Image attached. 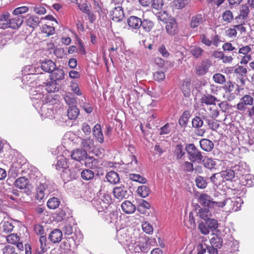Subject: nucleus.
Here are the masks:
<instances>
[{"label":"nucleus","instance_id":"1","mask_svg":"<svg viewBox=\"0 0 254 254\" xmlns=\"http://www.w3.org/2000/svg\"><path fill=\"white\" fill-rule=\"evenodd\" d=\"M231 200L230 199L224 198L222 201L213 199L211 196L205 193L200 194L198 197V202L202 206L210 209L223 208L226 204L227 201Z\"/></svg>","mask_w":254,"mask_h":254},{"label":"nucleus","instance_id":"2","mask_svg":"<svg viewBox=\"0 0 254 254\" xmlns=\"http://www.w3.org/2000/svg\"><path fill=\"white\" fill-rule=\"evenodd\" d=\"M127 244L129 250L134 253H147L150 250V246L147 243V240L144 237H139L134 243Z\"/></svg>","mask_w":254,"mask_h":254},{"label":"nucleus","instance_id":"3","mask_svg":"<svg viewBox=\"0 0 254 254\" xmlns=\"http://www.w3.org/2000/svg\"><path fill=\"white\" fill-rule=\"evenodd\" d=\"M189 160L192 162L201 163L203 156L202 152L199 150L193 143L186 144L185 146Z\"/></svg>","mask_w":254,"mask_h":254},{"label":"nucleus","instance_id":"4","mask_svg":"<svg viewBox=\"0 0 254 254\" xmlns=\"http://www.w3.org/2000/svg\"><path fill=\"white\" fill-rule=\"evenodd\" d=\"M93 206L99 212H103L107 209L110 205L111 199L109 195H104L99 197L94 198L91 200Z\"/></svg>","mask_w":254,"mask_h":254},{"label":"nucleus","instance_id":"5","mask_svg":"<svg viewBox=\"0 0 254 254\" xmlns=\"http://www.w3.org/2000/svg\"><path fill=\"white\" fill-rule=\"evenodd\" d=\"M52 191V189L49 182L45 181L43 183H40L36 189L35 197L37 200H42L46 195L49 194Z\"/></svg>","mask_w":254,"mask_h":254},{"label":"nucleus","instance_id":"6","mask_svg":"<svg viewBox=\"0 0 254 254\" xmlns=\"http://www.w3.org/2000/svg\"><path fill=\"white\" fill-rule=\"evenodd\" d=\"M79 171V170L77 168L68 167L63 170L61 177L65 183L73 179H76Z\"/></svg>","mask_w":254,"mask_h":254},{"label":"nucleus","instance_id":"7","mask_svg":"<svg viewBox=\"0 0 254 254\" xmlns=\"http://www.w3.org/2000/svg\"><path fill=\"white\" fill-rule=\"evenodd\" d=\"M114 196L119 199H126L129 195V191L127 187H125L123 185L116 187L113 189V191Z\"/></svg>","mask_w":254,"mask_h":254},{"label":"nucleus","instance_id":"8","mask_svg":"<svg viewBox=\"0 0 254 254\" xmlns=\"http://www.w3.org/2000/svg\"><path fill=\"white\" fill-rule=\"evenodd\" d=\"M254 98L249 95H245L240 99V101L237 105V109L240 111L246 110V106L252 105L254 103Z\"/></svg>","mask_w":254,"mask_h":254},{"label":"nucleus","instance_id":"9","mask_svg":"<svg viewBox=\"0 0 254 254\" xmlns=\"http://www.w3.org/2000/svg\"><path fill=\"white\" fill-rule=\"evenodd\" d=\"M238 168V171H239L240 167ZM236 174L240 176L241 183L243 185L246 186L248 187H251L253 186V180L254 178V176L253 175L251 174L244 175L239 172H236Z\"/></svg>","mask_w":254,"mask_h":254},{"label":"nucleus","instance_id":"10","mask_svg":"<svg viewBox=\"0 0 254 254\" xmlns=\"http://www.w3.org/2000/svg\"><path fill=\"white\" fill-rule=\"evenodd\" d=\"M210 65V62L208 61H202L199 64L195 66V73L199 76L204 75L208 71Z\"/></svg>","mask_w":254,"mask_h":254},{"label":"nucleus","instance_id":"11","mask_svg":"<svg viewBox=\"0 0 254 254\" xmlns=\"http://www.w3.org/2000/svg\"><path fill=\"white\" fill-rule=\"evenodd\" d=\"M41 19L34 15H28L25 20L26 25L32 28L35 29L41 22Z\"/></svg>","mask_w":254,"mask_h":254},{"label":"nucleus","instance_id":"12","mask_svg":"<svg viewBox=\"0 0 254 254\" xmlns=\"http://www.w3.org/2000/svg\"><path fill=\"white\" fill-rule=\"evenodd\" d=\"M50 78L54 81H60L64 78V72L63 68L56 66L55 69L51 73Z\"/></svg>","mask_w":254,"mask_h":254},{"label":"nucleus","instance_id":"13","mask_svg":"<svg viewBox=\"0 0 254 254\" xmlns=\"http://www.w3.org/2000/svg\"><path fill=\"white\" fill-rule=\"evenodd\" d=\"M92 132L96 140L100 143H103L104 141V138L101 125L99 124H96L93 128Z\"/></svg>","mask_w":254,"mask_h":254},{"label":"nucleus","instance_id":"14","mask_svg":"<svg viewBox=\"0 0 254 254\" xmlns=\"http://www.w3.org/2000/svg\"><path fill=\"white\" fill-rule=\"evenodd\" d=\"M81 146L84 150L92 151L95 148L94 141L91 137L81 138Z\"/></svg>","mask_w":254,"mask_h":254},{"label":"nucleus","instance_id":"15","mask_svg":"<svg viewBox=\"0 0 254 254\" xmlns=\"http://www.w3.org/2000/svg\"><path fill=\"white\" fill-rule=\"evenodd\" d=\"M205 21L204 17L200 13L192 15L190 18V26L192 28L198 27Z\"/></svg>","mask_w":254,"mask_h":254},{"label":"nucleus","instance_id":"16","mask_svg":"<svg viewBox=\"0 0 254 254\" xmlns=\"http://www.w3.org/2000/svg\"><path fill=\"white\" fill-rule=\"evenodd\" d=\"M142 19L136 16H130L127 18V24L129 27L138 29L141 27Z\"/></svg>","mask_w":254,"mask_h":254},{"label":"nucleus","instance_id":"17","mask_svg":"<svg viewBox=\"0 0 254 254\" xmlns=\"http://www.w3.org/2000/svg\"><path fill=\"white\" fill-rule=\"evenodd\" d=\"M62 238V231L59 229H55L52 231L49 236V239L53 243H59Z\"/></svg>","mask_w":254,"mask_h":254},{"label":"nucleus","instance_id":"18","mask_svg":"<svg viewBox=\"0 0 254 254\" xmlns=\"http://www.w3.org/2000/svg\"><path fill=\"white\" fill-rule=\"evenodd\" d=\"M166 29L167 33L171 35H174L177 33L178 25L175 19H170L166 23Z\"/></svg>","mask_w":254,"mask_h":254},{"label":"nucleus","instance_id":"19","mask_svg":"<svg viewBox=\"0 0 254 254\" xmlns=\"http://www.w3.org/2000/svg\"><path fill=\"white\" fill-rule=\"evenodd\" d=\"M10 14L8 12H4L0 15V28L6 29L10 28Z\"/></svg>","mask_w":254,"mask_h":254},{"label":"nucleus","instance_id":"20","mask_svg":"<svg viewBox=\"0 0 254 254\" xmlns=\"http://www.w3.org/2000/svg\"><path fill=\"white\" fill-rule=\"evenodd\" d=\"M30 98L33 104H39L42 105L43 104L44 94L41 92H37L35 90H32L30 92Z\"/></svg>","mask_w":254,"mask_h":254},{"label":"nucleus","instance_id":"21","mask_svg":"<svg viewBox=\"0 0 254 254\" xmlns=\"http://www.w3.org/2000/svg\"><path fill=\"white\" fill-rule=\"evenodd\" d=\"M55 63L51 60L42 62L41 64V68L45 72L51 73L56 67Z\"/></svg>","mask_w":254,"mask_h":254},{"label":"nucleus","instance_id":"22","mask_svg":"<svg viewBox=\"0 0 254 254\" xmlns=\"http://www.w3.org/2000/svg\"><path fill=\"white\" fill-rule=\"evenodd\" d=\"M23 17H19L18 15H12L10 17V28L15 29L20 27L24 22Z\"/></svg>","mask_w":254,"mask_h":254},{"label":"nucleus","instance_id":"23","mask_svg":"<svg viewBox=\"0 0 254 254\" xmlns=\"http://www.w3.org/2000/svg\"><path fill=\"white\" fill-rule=\"evenodd\" d=\"M112 19L116 22L121 21L124 17V13L122 7H115L112 11Z\"/></svg>","mask_w":254,"mask_h":254},{"label":"nucleus","instance_id":"24","mask_svg":"<svg viewBox=\"0 0 254 254\" xmlns=\"http://www.w3.org/2000/svg\"><path fill=\"white\" fill-rule=\"evenodd\" d=\"M87 155V153L85 150L82 149H77L72 152L71 157L73 160L80 161L81 160H83L85 158H86Z\"/></svg>","mask_w":254,"mask_h":254},{"label":"nucleus","instance_id":"25","mask_svg":"<svg viewBox=\"0 0 254 254\" xmlns=\"http://www.w3.org/2000/svg\"><path fill=\"white\" fill-rule=\"evenodd\" d=\"M117 236L118 238L119 242L121 244H124L127 246V244H129L128 241L130 238L127 235L126 230L122 229L117 231Z\"/></svg>","mask_w":254,"mask_h":254},{"label":"nucleus","instance_id":"26","mask_svg":"<svg viewBox=\"0 0 254 254\" xmlns=\"http://www.w3.org/2000/svg\"><path fill=\"white\" fill-rule=\"evenodd\" d=\"M121 207L123 211L127 214H132L135 211V206L128 200L124 201Z\"/></svg>","mask_w":254,"mask_h":254},{"label":"nucleus","instance_id":"27","mask_svg":"<svg viewBox=\"0 0 254 254\" xmlns=\"http://www.w3.org/2000/svg\"><path fill=\"white\" fill-rule=\"evenodd\" d=\"M200 101L201 104L212 105H215L216 102H218V100L215 96L211 94H204L202 96Z\"/></svg>","mask_w":254,"mask_h":254},{"label":"nucleus","instance_id":"28","mask_svg":"<svg viewBox=\"0 0 254 254\" xmlns=\"http://www.w3.org/2000/svg\"><path fill=\"white\" fill-rule=\"evenodd\" d=\"M234 87V84L231 80L227 81L223 86V89L225 90L226 93L227 94H230L229 97H228V100L229 101H231L235 98V96L234 94H231V93L233 91Z\"/></svg>","mask_w":254,"mask_h":254},{"label":"nucleus","instance_id":"29","mask_svg":"<svg viewBox=\"0 0 254 254\" xmlns=\"http://www.w3.org/2000/svg\"><path fill=\"white\" fill-rule=\"evenodd\" d=\"M79 115V110L76 106H71L68 107L67 115L69 119L75 120Z\"/></svg>","mask_w":254,"mask_h":254},{"label":"nucleus","instance_id":"30","mask_svg":"<svg viewBox=\"0 0 254 254\" xmlns=\"http://www.w3.org/2000/svg\"><path fill=\"white\" fill-rule=\"evenodd\" d=\"M103 214V218L108 223L114 222L117 219V214L116 212H112L109 208L105 210Z\"/></svg>","mask_w":254,"mask_h":254},{"label":"nucleus","instance_id":"31","mask_svg":"<svg viewBox=\"0 0 254 254\" xmlns=\"http://www.w3.org/2000/svg\"><path fill=\"white\" fill-rule=\"evenodd\" d=\"M199 144L201 149L207 152L211 151L214 147L213 142L208 139H201L199 141Z\"/></svg>","mask_w":254,"mask_h":254},{"label":"nucleus","instance_id":"32","mask_svg":"<svg viewBox=\"0 0 254 254\" xmlns=\"http://www.w3.org/2000/svg\"><path fill=\"white\" fill-rule=\"evenodd\" d=\"M29 185V181L25 177H20L15 181V186L21 190L28 188Z\"/></svg>","mask_w":254,"mask_h":254},{"label":"nucleus","instance_id":"33","mask_svg":"<svg viewBox=\"0 0 254 254\" xmlns=\"http://www.w3.org/2000/svg\"><path fill=\"white\" fill-rule=\"evenodd\" d=\"M190 116L191 115L190 111L187 110L184 111L179 120V125L182 127L186 128Z\"/></svg>","mask_w":254,"mask_h":254},{"label":"nucleus","instance_id":"34","mask_svg":"<svg viewBox=\"0 0 254 254\" xmlns=\"http://www.w3.org/2000/svg\"><path fill=\"white\" fill-rule=\"evenodd\" d=\"M210 116H202V119L207 124L209 128L213 130H217L219 125L216 122L214 121Z\"/></svg>","mask_w":254,"mask_h":254},{"label":"nucleus","instance_id":"35","mask_svg":"<svg viewBox=\"0 0 254 254\" xmlns=\"http://www.w3.org/2000/svg\"><path fill=\"white\" fill-rule=\"evenodd\" d=\"M106 178L108 182L114 185L119 183L120 180L118 174L115 171L108 172L106 176Z\"/></svg>","mask_w":254,"mask_h":254},{"label":"nucleus","instance_id":"36","mask_svg":"<svg viewBox=\"0 0 254 254\" xmlns=\"http://www.w3.org/2000/svg\"><path fill=\"white\" fill-rule=\"evenodd\" d=\"M64 99L66 104L69 107L71 106H76L77 102L76 98L70 92H66L64 95Z\"/></svg>","mask_w":254,"mask_h":254},{"label":"nucleus","instance_id":"37","mask_svg":"<svg viewBox=\"0 0 254 254\" xmlns=\"http://www.w3.org/2000/svg\"><path fill=\"white\" fill-rule=\"evenodd\" d=\"M186 154L183 145L181 144H178L176 146L174 150V156L177 160L181 159Z\"/></svg>","mask_w":254,"mask_h":254},{"label":"nucleus","instance_id":"38","mask_svg":"<svg viewBox=\"0 0 254 254\" xmlns=\"http://www.w3.org/2000/svg\"><path fill=\"white\" fill-rule=\"evenodd\" d=\"M141 26L143 30L146 32H149L153 29L154 24V22L149 19H144L141 21Z\"/></svg>","mask_w":254,"mask_h":254},{"label":"nucleus","instance_id":"39","mask_svg":"<svg viewBox=\"0 0 254 254\" xmlns=\"http://www.w3.org/2000/svg\"><path fill=\"white\" fill-rule=\"evenodd\" d=\"M196 187L200 189H204L207 186L206 180L201 176H197L195 179Z\"/></svg>","mask_w":254,"mask_h":254},{"label":"nucleus","instance_id":"40","mask_svg":"<svg viewBox=\"0 0 254 254\" xmlns=\"http://www.w3.org/2000/svg\"><path fill=\"white\" fill-rule=\"evenodd\" d=\"M203 161H202L201 163L203 164L204 167L206 168H207L209 170H212L214 169L216 166V162L215 161L212 160L210 158H206L205 156H203Z\"/></svg>","mask_w":254,"mask_h":254},{"label":"nucleus","instance_id":"41","mask_svg":"<svg viewBox=\"0 0 254 254\" xmlns=\"http://www.w3.org/2000/svg\"><path fill=\"white\" fill-rule=\"evenodd\" d=\"M29 10V7L27 6H21L15 8L12 12V15H18L19 17H23L22 14L26 13Z\"/></svg>","mask_w":254,"mask_h":254},{"label":"nucleus","instance_id":"42","mask_svg":"<svg viewBox=\"0 0 254 254\" xmlns=\"http://www.w3.org/2000/svg\"><path fill=\"white\" fill-rule=\"evenodd\" d=\"M85 164L86 167L91 169H95L98 167L99 161L93 157H88L86 158Z\"/></svg>","mask_w":254,"mask_h":254},{"label":"nucleus","instance_id":"43","mask_svg":"<svg viewBox=\"0 0 254 254\" xmlns=\"http://www.w3.org/2000/svg\"><path fill=\"white\" fill-rule=\"evenodd\" d=\"M80 174L82 179L85 181L92 180L94 177V173L88 169L83 170Z\"/></svg>","mask_w":254,"mask_h":254},{"label":"nucleus","instance_id":"44","mask_svg":"<svg viewBox=\"0 0 254 254\" xmlns=\"http://www.w3.org/2000/svg\"><path fill=\"white\" fill-rule=\"evenodd\" d=\"M68 167L66 158L63 156H59L57 158V162L56 165L57 170H60L62 168L64 169Z\"/></svg>","mask_w":254,"mask_h":254},{"label":"nucleus","instance_id":"45","mask_svg":"<svg viewBox=\"0 0 254 254\" xmlns=\"http://www.w3.org/2000/svg\"><path fill=\"white\" fill-rule=\"evenodd\" d=\"M249 6L247 4L242 5L240 9V14L237 18L239 17L243 19L246 18L250 12Z\"/></svg>","mask_w":254,"mask_h":254},{"label":"nucleus","instance_id":"46","mask_svg":"<svg viewBox=\"0 0 254 254\" xmlns=\"http://www.w3.org/2000/svg\"><path fill=\"white\" fill-rule=\"evenodd\" d=\"M60 200L57 197L50 198L47 202V206L52 209H56L60 204Z\"/></svg>","mask_w":254,"mask_h":254},{"label":"nucleus","instance_id":"47","mask_svg":"<svg viewBox=\"0 0 254 254\" xmlns=\"http://www.w3.org/2000/svg\"><path fill=\"white\" fill-rule=\"evenodd\" d=\"M210 243L212 246L220 249L222 246L223 240L221 237L215 236L211 238Z\"/></svg>","mask_w":254,"mask_h":254},{"label":"nucleus","instance_id":"48","mask_svg":"<svg viewBox=\"0 0 254 254\" xmlns=\"http://www.w3.org/2000/svg\"><path fill=\"white\" fill-rule=\"evenodd\" d=\"M56 82L52 80L51 82L47 83L46 87L48 92H56L59 91V85Z\"/></svg>","mask_w":254,"mask_h":254},{"label":"nucleus","instance_id":"49","mask_svg":"<svg viewBox=\"0 0 254 254\" xmlns=\"http://www.w3.org/2000/svg\"><path fill=\"white\" fill-rule=\"evenodd\" d=\"M150 189L146 186H141L137 189V192L139 195L142 197H147L150 193Z\"/></svg>","mask_w":254,"mask_h":254},{"label":"nucleus","instance_id":"50","mask_svg":"<svg viewBox=\"0 0 254 254\" xmlns=\"http://www.w3.org/2000/svg\"><path fill=\"white\" fill-rule=\"evenodd\" d=\"M203 121L204 120L202 119V117L195 116L192 120V126L195 128H200L203 126Z\"/></svg>","mask_w":254,"mask_h":254},{"label":"nucleus","instance_id":"51","mask_svg":"<svg viewBox=\"0 0 254 254\" xmlns=\"http://www.w3.org/2000/svg\"><path fill=\"white\" fill-rule=\"evenodd\" d=\"M128 177L131 180L141 184H145L147 181L145 178L138 174L131 173L129 174Z\"/></svg>","mask_w":254,"mask_h":254},{"label":"nucleus","instance_id":"52","mask_svg":"<svg viewBox=\"0 0 254 254\" xmlns=\"http://www.w3.org/2000/svg\"><path fill=\"white\" fill-rule=\"evenodd\" d=\"M190 82L188 81H185L183 82L182 86V89L184 95L188 97L190 96Z\"/></svg>","mask_w":254,"mask_h":254},{"label":"nucleus","instance_id":"53","mask_svg":"<svg viewBox=\"0 0 254 254\" xmlns=\"http://www.w3.org/2000/svg\"><path fill=\"white\" fill-rule=\"evenodd\" d=\"M41 115L45 117H52L53 111L51 109L47 107V104H43L41 108Z\"/></svg>","mask_w":254,"mask_h":254},{"label":"nucleus","instance_id":"54","mask_svg":"<svg viewBox=\"0 0 254 254\" xmlns=\"http://www.w3.org/2000/svg\"><path fill=\"white\" fill-rule=\"evenodd\" d=\"M209 209L206 207L199 210L198 214L201 219L206 220L211 216Z\"/></svg>","mask_w":254,"mask_h":254},{"label":"nucleus","instance_id":"55","mask_svg":"<svg viewBox=\"0 0 254 254\" xmlns=\"http://www.w3.org/2000/svg\"><path fill=\"white\" fill-rule=\"evenodd\" d=\"M206 224L208 226L211 230H216L218 226L217 220L214 218H210V217L205 220Z\"/></svg>","mask_w":254,"mask_h":254},{"label":"nucleus","instance_id":"56","mask_svg":"<svg viewBox=\"0 0 254 254\" xmlns=\"http://www.w3.org/2000/svg\"><path fill=\"white\" fill-rule=\"evenodd\" d=\"M42 31L47 34L46 37H49L51 35H53L55 34V30L53 26L44 24L42 26Z\"/></svg>","mask_w":254,"mask_h":254},{"label":"nucleus","instance_id":"57","mask_svg":"<svg viewBox=\"0 0 254 254\" xmlns=\"http://www.w3.org/2000/svg\"><path fill=\"white\" fill-rule=\"evenodd\" d=\"M131 161L127 163L128 168H130L131 171H136L139 168L137 167V161L134 155H131L130 156Z\"/></svg>","mask_w":254,"mask_h":254},{"label":"nucleus","instance_id":"58","mask_svg":"<svg viewBox=\"0 0 254 254\" xmlns=\"http://www.w3.org/2000/svg\"><path fill=\"white\" fill-rule=\"evenodd\" d=\"M213 79L215 83L222 84L226 82L225 76L221 73H217L213 75Z\"/></svg>","mask_w":254,"mask_h":254},{"label":"nucleus","instance_id":"59","mask_svg":"<svg viewBox=\"0 0 254 254\" xmlns=\"http://www.w3.org/2000/svg\"><path fill=\"white\" fill-rule=\"evenodd\" d=\"M142 229L143 231L148 234H151L153 232V228L151 224L148 222H143L142 223Z\"/></svg>","mask_w":254,"mask_h":254},{"label":"nucleus","instance_id":"60","mask_svg":"<svg viewBox=\"0 0 254 254\" xmlns=\"http://www.w3.org/2000/svg\"><path fill=\"white\" fill-rule=\"evenodd\" d=\"M19 240L20 238L16 234H11L6 237V241L9 244H16Z\"/></svg>","mask_w":254,"mask_h":254},{"label":"nucleus","instance_id":"61","mask_svg":"<svg viewBox=\"0 0 254 254\" xmlns=\"http://www.w3.org/2000/svg\"><path fill=\"white\" fill-rule=\"evenodd\" d=\"M2 231L5 233L10 232L13 229L12 223L8 221H4L1 223Z\"/></svg>","mask_w":254,"mask_h":254},{"label":"nucleus","instance_id":"62","mask_svg":"<svg viewBox=\"0 0 254 254\" xmlns=\"http://www.w3.org/2000/svg\"><path fill=\"white\" fill-rule=\"evenodd\" d=\"M233 72L241 77L247 73V69L243 66L239 65L233 69Z\"/></svg>","mask_w":254,"mask_h":254},{"label":"nucleus","instance_id":"63","mask_svg":"<svg viewBox=\"0 0 254 254\" xmlns=\"http://www.w3.org/2000/svg\"><path fill=\"white\" fill-rule=\"evenodd\" d=\"M203 52V50L198 47H193L190 50V53L196 58H199Z\"/></svg>","mask_w":254,"mask_h":254},{"label":"nucleus","instance_id":"64","mask_svg":"<svg viewBox=\"0 0 254 254\" xmlns=\"http://www.w3.org/2000/svg\"><path fill=\"white\" fill-rule=\"evenodd\" d=\"M15 246L7 245L2 250L3 254H16Z\"/></svg>","mask_w":254,"mask_h":254}]
</instances>
